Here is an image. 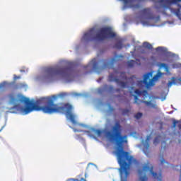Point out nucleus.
<instances>
[{
  "label": "nucleus",
  "mask_w": 181,
  "mask_h": 181,
  "mask_svg": "<svg viewBox=\"0 0 181 181\" xmlns=\"http://www.w3.org/2000/svg\"><path fill=\"white\" fill-rule=\"evenodd\" d=\"M66 95V93H61L59 95H53L52 96L47 98H41L33 102L29 98H25L23 95L18 94L16 96L13 93L8 95L9 103L13 104V108H19L21 104H25V107L23 109L25 114H29L32 111H42L44 114H54V112H62L66 114V116L70 119L71 122L74 125H77V121H76V117L71 112L73 106L69 103L64 105L63 106H59L57 104H54V101L61 97L63 98Z\"/></svg>",
  "instance_id": "nucleus-1"
},
{
  "label": "nucleus",
  "mask_w": 181,
  "mask_h": 181,
  "mask_svg": "<svg viewBox=\"0 0 181 181\" xmlns=\"http://www.w3.org/2000/svg\"><path fill=\"white\" fill-rule=\"evenodd\" d=\"M122 126L119 121H116L115 125L112 127V132H107L105 135L108 139L116 143L118 147L116 151L117 162L120 166L119 173L121 181H128L129 176V168L134 157L129 155V153L124 151V144H127V136H122Z\"/></svg>",
  "instance_id": "nucleus-2"
},
{
  "label": "nucleus",
  "mask_w": 181,
  "mask_h": 181,
  "mask_svg": "<svg viewBox=\"0 0 181 181\" xmlns=\"http://www.w3.org/2000/svg\"><path fill=\"white\" fill-rule=\"evenodd\" d=\"M115 36H117V34L112 31V28L110 27H104L100 28L96 35L94 28H91L88 33L83 35V39L86 42H93V40L103 42L105 39H112Z\"/></svg>",
  "instance_id": "nucleus-3"
},
{
  "label": "nucleus",
  "mask_w": 181,
  "mask_h": 181,
  "mask_svg": "<svg viewBox=\"0 0 181 181\" xmlns=\"http://www.w3.org/2000/svg\"><path fill=\"white\" fill-rule=\"evenodd\" d=\"M139 181H148V177L146 176V173H149L152 175L154 179H158V181H162V175L158 176V173L153 172V165L151 164V163L147 162L146 164L143 165L142 169H139Z\"/></svg>",
  "instance_id": "nucleus-4"
},
{
  "label": "nucleus",
  "mask_w": 181,
  "mask_h": 181,
  "mask_svg": "<svg viewBox=\"0 0 181 181\" xmlns=\"http://www.w3.org/2000/svg\"><path fill=\"white\" fill-rule=\"evenodd\" d=\"M49 77L62 76V77H71V69L69 67H49L46 69Z\"/></svg>",
  "instance_id": "nucleus-5"
},
{
  "label": "nucleus",
  "mask_w": 181,
  "mask_h": 181,
  "mask_svg": "<svg viewBox=\"0 0 181 181\" xmlns=\"http://www.w3.org/2000/svg\"><path fill=\"white\" fill-rule=\"evenodd\" d=\"M161 76L162 73L158 72L151 79V77H152V72H148L144 76L143 81H139L137 82V86L139 87H146V88H149L151 86H154L155 81H156V80H158Z\"/></svg>",
  "instance_id": "nucleus-6"
},
{
  "label": "nucleus",
  "mask_w": 181,
  "mask_h": 181,
  "mask_svg": "<svg viewBox=\"0 0 181 181\" xmlns=\"http://www.w3.org/2000/svg\"><path fill=\"white\" fill-rule=\"evenodd\" d=\"M134 104H136L137 105H141V104H145V105H146L147 107H151V108L154 109L158 108V105H156V104L152 103V101L139 100V98L136 95H134Z\"/></svg>",
  "instance_id": "nucleus-7"
},
{
  "label": "nucleus",
  "mask_w": 181,
  "mask_h": 181,
  "mask_svg": "<svg viewBox=\"0 0 181 181\" xmlns=\"http://www.w3.org/2000/svg\"><path fill=\"white\" fill-rule=\"evenodd\" d=\"M104 91H107L108 93H114V91H116L117 93H119V91H121V89H114L113 86H108L107 84L104 85L103 88H98V94H103Z\"/></svg>",
  "instance_id": "nucleus-8"
},
{
  "label": "nucleus",
  "mask_w": 181,
  "mask_h": 181,
  "mask_svg": "<svg viewBox=\"0 0 181 181\" xmlns=\"http://www.w3.org/2000/svg\"><path fill=\"white\" fill-rule=\"evenodd\" d=\"M109 80L110 81H115V83H117V84H119V86H120L122 88H127V86H128V82L121 81L119 80V78H118V76H115L114 74H111L109 76Z\"/></svg>",
  "instance_id": "nucleus-9"
},
{
  "label": "nucleus",
  "mask_w": 181,
  "mask_h": 181,
  "mask_svg": "<svg viewBox=\"0 0 181 181\" xmlns=\"http://www.w3.org/2000/svg\"><path fill=\"white\" fill-rule=\"evenodd\" d=\"M140 13L142 18H144V19H147L148 21L155 19L151 8H144L140 11Z\"/></svg>",
  "instance_id": "nucleus-10"
},
{
  "label": "nucleus",
  "mask_w": 181,
  "mask_h": 181,
  "mask_svg": "<svg viewBox=\"0 0 181 181\" xmlns=\"http://www.w3.org/2000/svg\"><path fill=\"white\" fill-rule=\"evenodd\" d=\"M151 140V136H147L146 139V142L144 144L143 152L146 156H149L151 151L149 150V141Z\"/></svg>",
  "instance_id": "nucleus-11"
},
{
  "label": "nucleus",
  "mask_w": 181,
  "mask_h": 181,
  "mask_svg": "<svg viewBox=\"0 0 181 181\" xmlns=\"http://www.w3.org/2000/svg\"><path fill=\"white\" fill-rule=\"evenodd\" d=\"M7 83L6 82H3L1 83H0V88H4V87H5L6 86ZM8 87H12L13 88V90H18V88H19V87H22V83H19V84H16L15 83V81L11 82L9 83H8Z\"/></svg>",
  "instance_id": "nucleus-12"
},
{
  "label": "nucleus",
  "mask_w": 181,
  "mask_h": 181,
  "mask_svg": "<svg viewBox=\"0 0 181 181\" xmlns=\"http://www.w3.org/2000/svg\"><path fill=\"white\" fill-rule=\"evenodd\" d=\"M117 74H119L122 80H128V81H130V86H134V84H135V81H134L135 76H132L128 78V77H127V73L125 72H119Z\"/></svg>",
  "instance_id": "nucleus-13"
},
{
  "label": "nucleus",
  "mask_w": 181,
  "mask_h": 181,
  "mask_svg": "<svg viewBox=\"0 0 181 181\" xmlns=\"http://www.w3.org/2000/svg\"><path fill=\"white\" fill-rule=\"evenodd\" d=\"M83 132L89 135V136H92L93 134H96V135H98V136H101V134H103V132L101 130L95 129L93 128H90V130L88 131L85 130L83 131Z\"/></svg>",
  "instance_id": "nucleus-14"
},
{
  "label": "nucleus",
  "mask_w": 181,
  "mask_h": 181,
  "mask_svg": "<svg viewBox=\"0 0 181 181\" xmlns=\"http://www.w3.org/2000/svg\"><path fill=\"white\" fill-rule=\"evenodd\" d=\"M114 62H115V59L112 58L111 59H103L102 63L103 67L102 69H105L107 67H110V66H112L114 64Z\"/></svg>",
  "instance_id": "nucleus-15"
},
{
  "label": "nucleus",
  "mask_w": 181,
  "mask_h": 181,
  "mask_svg": "<svg viewBox=\"0 0 181 181\" xmlns=\"http://www.w3.org/2000/svg\"><path fill=\"white\" fill-rule=\"evenodd\" d=\"M90 64H91L92 69L94 70V71H97V70H98V63L97 62V59L94 58L92 59ZM90 64L85 66V69H88Z\"/></svg>",
  "instance_id": "nucleus-16"
},
{
  "label": "nucleus",
  "mask_w": 181,
  "mask_h": 181,
  "mask_svg": "<svg viewBox=\"0 0 181 181\" xmlns=\"http://www.w3.org/2000/svg\"><path fill=\"white\" fill-rule=\"evenodd\" d=\"M134 93L137 95H144V97H148V90H141L139 89H136L134 90Z\"/></svg>",
  "instance_id": "nucleus-17"
},
{
  "label": "nucleus",
  "mask_w": 181,
  "mask_h": 181,
  "mask_svg": "<svg viewBox=\"0 0 181 181\" xmlns=\"http://www.w3.org/2000/svg\"><path fill=\"white\" fill-rule=\"evenodd\" d=\"M143 46L145 49H148V50H152L153 49V47L148 42H144Z\"/></svg>",
  "instance_id": "nucleus-18"
},
{
  "label": "nucleus",
  "mask_w": 181,
  "mask_h": 181,
  "mask_svg": "<svg viewBox=\"0 0 181 181\" xmlns=\"http://www.w3.org/2000/svg\"><path fill=\"white\" fill-rule=\"evenodd\" d=\"M87 173H85V178L81 177V175H78V178L73 179L74 181H87Z\"/></svg>",
  "instance_id": "nucleus-19"
},
{
  "label": "nucleus",
  "mask_w": 181,
  "mask_h": 181,
  "mask_svg": "<svg viewBox=\"0 0 181 181\" xmlns=\"http://www.w3.org/2000/svg\"><path fill=\"white\" fill-rule=\"evenodd\" d=\"M176 125L178 127L179 129H181V122L173 120V128H176Z\"/></svg>",
  "instance_id": "nucleus-20"
},
{
  "label": "nucleus",
  "mask_w": 181,
  "mask_h": 181,
  "mask_svg": "<svg viewBox=\"0 0 181 181\" xmlns=\"http://www.w3.org/2000/svg\"><path fill=\"white\" fill-rule=\"evenodd\" d=\"M135 64H136V62H135L134 60H130V61L127 62L128 67L132 68V67H134V66H135Z\"/></svg>",
  "instance_id": "nucleus-21"
},
{
  "label": "nucleus",
  "mask_w": 181,
  "mask_h": 181,
  "mask_svg": "<svg viewBox=\"0 0 181 181\" xmlns=\"http://www.w3.org/2000/svg\"><path fill=\"white\" fill-rule=\"evenodd\" d=\"M172 81H169L168 83V87H172L173 84H176V78L173 77Z\"/></svg>",
  "instance_id": "nucleus-22"
},
{
  "label": "nucleus",
  "mask_w": 181,
  "mask_h": 181,
  "mask_svg": "<svg viewBox=\"0 0 181 181\" xmlns=\"http://www.w3.org/2000/svg\"><path fill=\"white\" fill-rule=\"evenodd\" d=\"M115 47H116V49H122L123 47L122 42L121 41L117 42L115 44Z\"/></svg>",
  "instance_id": "nucleus-23"
},
{
  "label": "nucleus",
  "mask_w": 181,
  "mask_h": 181,
  "mask_svg": "<svg viewBox=\"0 0 181 181\" xmlns=\"http://www.w3.org/2000/svg\"><path fill=\"white\" fill-rule=\"evenodd\" d=\"M122 112L123 115H128L129 114V110L128 109H122Z\"/></svg>",
  "instance_id": "nucleus-24"
},
{
  "label": "nucleus",
  "mask_w": 181,
  "mask_h": 181,
  "mask_svg": "<svg viewBox=\"0 0 181 181\" xmlns=\"http://www.w3.org/2000/svg\"><path fill=\"white\" fill-rule=\"evenodd\" d=\"M134 117L136 118V119H139L140 118H142V113L138 112L135 115Z\"/></svg>",
  "instance_id": "nucleus-25"
},
{
  "label": "nucleus",
  "mask_w": 181,
  "mask_h": 181,
  "mask_svg": "<svg viewBox=\"0 0 181 181\" xmlns=\"http://www.w3.org/2000/svg\"><path fill=\"white\" fill-rule=\"evenodd\" d=\"M153 144L156 145V144H159V137H156L153 141Z\"/></svg>",
  "instance_id": "nucleus-26"
},
{
  "label": "nucleus",
  "mask_w": 181,
  "mask_h": 181,
  "mask_svg": "<svg viewBox=\"0 0 181 181\" xmlns=\"http://www.w3.org/2000/svg\"><path fill=\"white\" fill-rule=\"evenodd\" d=\"M21 78V76L13 75V80L16 81V80H19Z\"/></svg>",
  "instance_id": "nucleus-27"
},
{
  "label": "nucleus",
  "mask_w": 181,
  "mask_h": 181,
  "mask_svg": "<svg viewBox=\"0 0 181 181\" xmlns=\"http://www.w3.org/2000/svg\"><path fill=\"white\" fill-rule=\"evenodd\" d=\"M160 66V67H163L164 69H168V65H166V64L165 63H161Z\"/></svg>",
  "instance_id": "nucleus-28"
},
{
  "label": "nucleus",
  "mask_w": 181,
  "mask_h": 181,
  "mask_svg": "<svg viewBox=\"0 0 181 181\" xmlns=\"http://www.w3.org/2000/svg\"><path fill=\"white\" fill-rule=\"evenodd\" d=\"M156 50L157 52H162V50H163V47H157V48L156 49Z\"/></svg>",
  "instance_id": "nucleus-29"
},
{
  "label": "nucleus",
  "mask_w": 181,
  "mask_h": 181,
  "mask_svg": "<svg viewBox=\"0 0 181 181\" xmlns=\"http://www.w3.org/2000/svg\"><path fill=\"white\" fill-rule=\"evenodd\" d=\"M114 107H112V106H111V105H109V111L110 112H112V111H114Z\"/></svg>",
  "instance_id": "nucleus-30"
},
{
  "label": "nucleus",
  "mask_w": 181,
  "mask_h": 181,
  "mask_svg": "<svg viewBox=\"0 0 181 181\" xmlns=\"http://www.w3.org/2000/svg\"><path fill=\"white\" fill-rule=\"evenodd\" d=\"M74 132H83V130L74 129Z\"/></svg>",
  "instance_id": "nucleus-31"
},
{
  "label": "nucleus",
  "mask_w": 181,
  "mask_h": 181,
  "mask_svg": "<svg viewBox=\"0 0 181 181\" xmlns=\"http://www.w3.org/2000/svg\"><path fill=\"white\" fill-rule=\"evenodd\" d=\"M165 160L163 159V158H162L161 160H160V164L161 165H163V163H165Z\"/></svg>",
  "instance_id": "nucleus-32"
},
{
  "label": "nucleus",
  "mask_w": 181,
  "mask_h": 181,
  "mask_svg": "<svg viewBox=\"0 0 181 181\" xmlns=\"http://www.w3.org/2000/svg\"><path fill=\"white\" fill-rule=\"evenodd\" d=\"M78 127H81L82 128H84V125H83V124H78Z\"/></svg>",
  "instance_id": "nucleus-33"
},
{
  "label": "nucleus",
  "mask_w": 181,
  "mask_h": 181,
  "mask_svg": "<svg viewBox=\"0 0 181 181\" xmlns=\"http://www.w3.org/2000/svg\"><path fill=\"white\" fill-rule=\"evenodd\" d=\"M116 97L118 98L121 97V95H116Z\"/></svg>",
  "instance_id": "nucleus-34"
},
{
  "label": "nucleus",
  "mask_w": 181,
  "mask_h": 181,
  "mask_svg": "<svg viewBox=\"0 0 181 181\" xmlns=\"http://www.w3.org/2000/svg\"><path fill=\"white\" fill-rule=\"evenodd\" d=\"M90 165H91V163H88V168L90 166Z\"/></svg>",
  "instance_id": "nucleus-35"
},
{
  "label": "nucleus",
  "mask_w": 181,
  "mask_h": 181,
  "mask_svg": "<svg viewBox=\"0 0 181 181\" xmlns=\"http://www.w3.org/2000/svg\"><path fill=\"white\" fill-rule=\"evenodd\" d=\"M101 80V78H100L99 80H98V82L100 83V81Z\"/></svg>",
  "instance_id": "nucleus-36"
},
{
  "label": "nucleus",
  "mask_w": 181,
  "mask_h": 181,
  "mask_svg": "<svg viewBox=\"0 0 181 181\" xmlns=\"http://www.w3.org/2000/svg\"><path fill=\"white\" fill-rule=\"evenodd\" d=\"M180 67H181V64H180Z\"/></svg>",
  "instance_id": "nucleus-37"
},
{
  "label": "nucleus",
  "mask_w": 181,
  "mask_h": 181,
  "mask_svg": "<svg viewBox=\"0 0 181 181\" xmlns=\"http://www.w3.org/2000/svg\"><path fill=\"white\" fill-rule=\"evenodd\" d=\"M163 144H166L165 141L163 142Z\"/></svg>",
  "instance_id": "nucleus-38"
},
{
  "label": "nucleus",
  "mask_w": 181,
  "mask_h": 181,
  "mask_svg": "<svg viewBox=\"0 0 181 181\" xmlns=\"http://www.w3.org/2000/svg\"><path fill=\"white\" fill-rule=\"evenodd\" d=\"M2 131V129L0 130V132Z\"/></svg>",
  "instance_id": "nucleus-39"
}]
</instances>
